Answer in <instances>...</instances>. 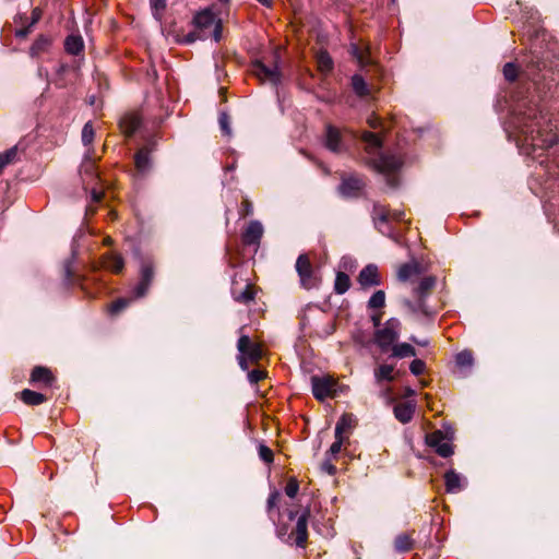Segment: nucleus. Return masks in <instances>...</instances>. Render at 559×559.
Wrapping results in <instances>:
<instances>
[{
  "instance_id": "obj_1",
  "label": "nucleus",
  "mask_w": 559,
  "mask_h": 559,
  "mask_svg": "<svg viewBox=\"0 0 559 559\" xmlns=\"http://www.w3.org/2000/svg\"><path fill=\"white\" fill-rule=\"evenodd\" d=\"M194 31L189 32L182 38L178 39L185 44H192L195 40H204L213 38L215 41H219L222 38V22L211 9L202 10L197 13L193 19Z\"/></svg>"
},
{
  "instance_id": "obj_2",
  "label": "nucleus",
  "mask_w": 559,
  "mask_h": 559,
  "mask_svg": "<svg viewBox=\"0 0 559 559\" xmlns=\"http://www.w3.org/2000/svg\"><path fill=\"white\" fill-rule=\"evenodd\" d=\"M401 322L396 318L389 319L382 328L376 330L373 340L381 352L386 353L395 345L400 336Z\"/></svg>"
},
{
  "instance_id": "obj_3",
  "label": "nucleus",
  "mask_w": 559,
  "mask_h": 559,
  "mask_svg": "<svg viewBox=\"0 0 559 559\" xmlns=\"http://www.w3.org/2000/svg\"><path fill=\"white\" fill-rule=\"evenodd\" d=\"M296 272L302 288L312 289L319 286L321 278L313 270L310 259L307 254H300L296 261Z\"/></svg>"
},
{
  "instance_id": "obj_4",
  "label": "nucleus",
  "mask_w": 559,
  "mask_h": 559,
  "mask_svg": "<svg viewBox=\"0 0 559 559\" xmlns=\"http://www.w3.org/2000/svg\"><path fill=\"white\" fill-rule=\"evenodd\" d=\"M426 444L435 449L436 453L442 457H449L453 454L451 438L441 430L432 431L426 436Z\"/></svg>"
},
{
  "instance_id": "obj_5",
  "label": "nucleus",
  "mask_w": 559,
  "mask_h": 559,
  "mask_svg": "<svg viewBox=\"0 0 559 559\" xmlns=\"http://www.w3.org/2000/svg\"><path fill=\"white\" fill-rule=\"evenodd\" d=\"M252 72L262 82H269L273 85L280 82L281 74L277 64L267 67L262 61L257 60L252 64Z\"/></svg>"
},
{
  "instance_id": "obj_6",
  "label": "nucleus",
  "mask_w": 559,
  "mask_h": 559,
  "mask_svg": "<svg viewBox=\"0 0 559 559\" xmlns=\"http://www.w3.org/2000/svg\"><path fill=\"white\" fill-rule=\"evenodd\" d=\"M311 384L314 397L320 401L331 396L336 385L335 381L330 377H312Z\"/></svg>"
},
{
  "instance_id": "obj_7",
  "label": "nucleus",
  "mask_w": 559,
  "mask_h": 559,
  "mask_svg": "<svg viewBox=\"0 0 559 559\" xmlns=\"http://www.w3.org/2000/svg\"><path fill=\"white\" fill-rule=\"evenodd\" d=\"M401 165V159L395 155H381L372 160V167L388 177L396 171Z\"/></svg>"
},
{
  "instance_id": "obj_8",
  "label": "nucleus",
  "mask_w": 559,
  "mask_h": 559,
  "mask_svg": "<svg viewBox=\"0 0 559 559\" xmlns=\"http://www.w3.org/2000/svg\"><path fill=\"white\" fill-rule=\"evenodd\" d=\"M237 348L241 355L249 359L250 362H257L262 357V349L260 345L252 342L247 335L239 337Z\"/></svg>"
},
{
  "instance_id": "obj_9",
  "label": "nucleus",
  "mask_w": 559,
  "mask_h": 559,
  "mask_svg": "<svg viewBox=\"0 0 559 559\" xmlns=\"http://www.w3.org/2000/svg\"><path fill=\"white\" fill-rule=\"evenodd\" d=\"M308 518L309 511L306 510L298 519L295 530L289 534V538H294V543L298 547H305L308 539Z\"/></svg>"
},
{
  "instance_id": "obj_10",
  "label": "nucleus",
  "mask_w": 559,
  "mask_h": 559,
  "mask_svg": "<svg viewBox=\"0 0 559 559\" xmlns=\"http://www.w3.org/2000/svg\"><path fill=\"white\" fill-rule=\"evenodd\" d=\"M358 283L364 288H370L373 286H379L381 284V276L379 273V269L374 264L366 265L358 275Z\"/></svg>"
},
{
  "instance_id": "obj_11",
  "label": "nucleus",
  "mask_w": 559,
  "mask_h": 559,
  "mask_svg": "<svg viewBox=\"0 0 559 559\" xmlns=\"http://www.w3.org/2000/svg\"><path fill=\"white\" fill-rule=\"evenodd\" d=\"M154 277L153 265L150 262H145L141 266V281L134 288V297L139 298L146 294Z\"/></svg>"
},
{
  "instance_id": "obj_12",
  "label": "nucleus",
  "mask_w": 559,
  "mask_h": 559,
  "mask_svg": "<svg viewBox=\"0 0 559 559\" xmlns=\"http://www.w3.org/2000/svg\"><path fill=\"white\" fill-rule=\"evenodd\" d=\"M325 146L334 153L343 151L342 134L338 129L332 126L326 127Z\"/></svg>"
},
{
  "instance_id": "obj_13",
  "label": "nucleus",
  "mask_w": 559,
  "mask_h": 559,
  "mask_svg": "<svg viewBox=\"0 0 559 559\" xmlns=\"http://www.w3.org/2000/svg\"><path fill=\"white\" fill-rule=\"evenodd\" d=\"M416 405L414 402L399 403L394 407V415L399 421L406 424L411 421L415 413Z\"/></svg>"
},
{
  "instance_id": "obj_14",
  "label": "nucleus",
  "mask_w": 559,
  "mask_h": 559,
  "mask_svg": "<svg viewBox=\"0 0 559 559\" xmlns=\"http://www.w3.org/2000/svg\"><path fill=\"white\" fill-rule=\"evenodd\" d=\"M263 234V227L260 222H251L243 233L242 239L247 245L258 243Z\"/></svg>"
},
{
  "instance_id": "obj_15",
  "label": "nucleus",
  "mask_w": 559,
  "mask_h": 559,
  "mask_svg": "<svg viewBox=\"0 0 559 559\" xmlns=\"http://www.w3.org/2000/svg\"><path fill=\"white\" fill-rule=\"evenodd\" d=\"M364 187V182L361 179L356 177H349L343 179L342 185L340 187V191L345 197L356 195Z\"/></svg>"
},
{
  "instance_id": "obj_16",
  "label": "nucleus",
  "mask_w": 559,
  "mask_h": 559,
  "mask_svg": "<svg viewBox=\"0 0 559 559\" xmlns=\"http://www.w3.org/2000/svg\"><path fill=\"white\" fill-rule=\"evenodd\" d=\"M444 480L445 489L450 493L459 492L463 488L462 477L454 471L447 472L444 475Z\"/></svg>"
},
{
  "instance_id": "obj_17",
  "label": "nucleus",
  "mask_w": 559,
  "mask_h": 559,
  "mask_svg": "<svg viewBox=\"0 0 559 559\" xmlns=\"http://www.w3.org/2000/svg\"><path fill=\"white\" fill-rule=\"evenodd\" d=\"M103 266L111 272L119 273L123 269V259L116 253H107L103 258Z\"/></svg>"
},
{
  "instance_id": "obj_18",
  "label": "nucleus",
  "mask_w": 559,
  "mask_h": 559,
  "mask_svg": "<svg viewBox=\"0 0 559 559\" xmlns=\"http://www.w3.org/2000/svg\"><path fill=\"white\" fill-rule=\"evenodd\" d=\"M140 124L141 119L138 115H128L120 122V127L127 135L134 133Z\"/></svg>"
},
{
  "instance_id": "obj_19",
  "label": "nucleus",
  "mask_w": 559,
  "mask_h": 559,
  "mask_svg": "<svg viewBox=\"0 0 559 559\" xmlns=\"http://www.w3.org/2000/svg\"><path fill=\"white\" fill-rule=\"evenodd\" d=\"M233 296L235 300L239 302L247 304L254 298V292L251 284H246V286L241 289H238L237 286L233 287Z\"/></svg>"
},
{
  "instance_id": "obj_20",
  "label": "nucleus",
  "mask_w": 559,
  "mask_h": 559,
  "mask_svg": "<svg viewBox=\"0 0 559 559\" xmlns=\"http://www.w3.org/2000/svg\"><path fill=\"white\" fill-rule=\"evenodd\" d=\"M64 47L67 52L76 56L83 50V39L79 35H70L66 38Z\"/></svg>"
},
{
  "instance_id": "obj_21",
  "label": "nucleus",
  "mask_w": 559,
  "mask_h": 559,
  "mask_svg": "<svg viewBox=\"0 0 559 559\" xmlns=\"http://www.w3.org/2000/svg\"><path fill=\"white\" fill-rule=\"evenodd\" d=\"M356 419L352 414H344L335 426V436L344 437V433L355 426Z\"/></svg>"
},
{
  "instance_id": "obj_22",
  "label": "nucleus",
  "mask_w": 559,
  "mask_h": 559,
  "mask_svg": "<svg viewBox=\"0 0 559 559\" xmlns=\"http://www.w3.org/2000/svg\"><path fill=\"white\" fill-rule=\"evenodd\" d=\"M21 400L27 405H39L46 401V396L41 393L25 389L20 393Z\"/></svg>"
},
{
  "instance_id": "obj_23",
  "label": "nucleus",
  "mask_w": 559,
  "mask_h": 559,
  "mask_svg": "<svg viewBox=\"0 0 559 559\" xmlns=\"http://www.w3.org/2000/svg\"><path fill=\"white\" fill-rule=\"evenodd\" d=\"M392 356L397 358L413 357L416 355L415 348L408 343H400L392 346Z\"/></svg>"
},
{
  "instance_id": "obj_24",
  "label": "nucleus",
  "mask_w": 559,
  "mask_h": 559,
  "mask_svg": "<svg viewBox=\"0 0 559 559\" xmlns=\"http://www.w3.org/2000/svg\"><path fill=\"white\" fill-rule=\"evenodd\" d=\"M394 367L391 365H380L374 369V378L378 383L382 381H393Z\"/></svg>"
},
{
  "instance_id": "obj_25",
  "label": "nucleus",
  "mask_w": 559,
  "mask_h": 559,
  "mask_svg": "<svg viewBox=\"0 0 559 559\" xmlns=\"http://www.w3.org/2000/svg\"><path fill=\"white\" fill-rule=\"evenodd\" d=\"M31 381L49 384L52 381V376L49 369L45 367H35L31 374Z\"/></svg>"
},
{
  "instance_id": "obj_26",
  "label": "nucleus",
  "mask_w": 559,
  "mask_h": 559,
  "mask_svg": "<svg viewBox=\"0 0 559 559\" xmlns=\"http://www.w3.org/2000/svg\"><path fill=\"white\" fill-rule=\"evenodd\" d=\"M318 70L322 73H329L333 69V60L326 51L317 53Z\"/></svg>"
},
{
  "instance_id": "obj_27",
  "label": "nucleus",
  "mask_w": 559,
  "mask_h": 559,
  "mask_svg": "<svg viewBox=\"0 0 559 559\" xmlns=\"http://www.w3.org/2000/svg\"><path fill=\"white\" fill-rule=\"evenodd\" d=\"M416 274H418V265L416 263H405L400 266L397 271V278L405 282Z\"/></svg>"
},
{
  "instance_id": "obj_28",
  "label": "nucleus",
  "mask_w": 559,
  "mask_h": 559,
  "mask_svg": "<svg viewBox=\"0 0 559 559\" xmlns=\"http://www.w3.org/2000/svg\"><path fill=\"white\" fill-rule=\"evenodd\" d=\"M135 166L140 173H145L150 168V156L147 148H141L135 155Z\"/></svg>"
},
{
  "instance_id": "obj_29",
  "label": "nucleus",
  "mask_w": 559,
  "mask_h": 559,
  "mask_svg": "<svg viewBox=\"0 0 559 559\" xmlns=\"http://www.w3.org/2000/svg\"><path fill=\"white\" fill-rule=\"evenodd\" d=\"M413 538L408 535V534H400L399 536H396L395 538V542H394V546H395V549L400 552H405V551H408L413 548Z\"/></svg>"
},
{
  "instance_id": "obj_30",
  "label": "nucleus",
  "mask_w": 559,
  "mask_h": 559,
  "mask_svg": "<svg viewBox=\"0 0 559 559\" xmlns=\"http://www.w3.org/2000/svg\"><path fill=\"white\" fill-rule=\"evenodd\" d=\"M349 276L343 272H338L334 283V289L337 294H344L349 289Z\"/></svg>"
},
{
  "instance_id": "obj_31",
  "label": "nucleus",
  "mask_w": 559,
  "mask_h": 559,
  "mask_svg": "<svg viewBox=\"0 0 559 559\" xmlns=\"http://www.w3.org/2000/svg\"><path fill=\"white\" fill-rule=\"evenodd\" d=\"M362 141L367 144V151L370 154L381 147V140L372 132H364Z\"/></svg>"
},
{
  "instance_id": "obj_32",
  "label": "nucleus",
  "mask_w": 559,
  "mask_h": 559,
  "mask_svg": "<svg viewBox=\"0 0 559 559\" xmlns=\"http://www.w3.org/2000/svg\"><path fill=\"white\" fill-rule=\"evenodd\" d=\"M50 46V39L47 37H39L37 38L34 44L31 47V53L33 56H39L40 53L45 52L48 47Z\"/></svg>"
},
{
  "instance_id": "obj_33",
  "label": "nucleus",
  "mask_w": 559,
  "mask_h": 559,
  "mask_svg": "<svg viewBox=\"0 0 559 559\" xmlns=\"http://www.w3.org/2000/svg\"><path fill=\"white\" fill-rule=\"evenodd\" d=\"M532 145L535 147V146H538V147H542V148H547V147H551L552 145H555L557 143V135L556 134H549L547 135L546 139H540L539 135L538 136H534L532 134Z\"/></svg>"
},
{
  "instance_id": "obj_34",
  "label": "nucleus",
  "mask_w": 559,
  "mask_h": 559,
  "mask_svg": "<svg viewBox=\"0 0 559 559\" xmlns=\"http://www.w3.org/2000/svg\"><path fill=\"white\" fill-rule=\"evenodd\" d=\"M16 156H17L16 147H11V148L7 150L5 152L1 153L0 154V173L7 165L13 163L15 160Z\"/></svg>"
},
{
  "instance_id": "obj_35",
  "label": "nucleus",
  "mask_w": 559,
  "mask_h": 559,
  "mask_svg": "<svg viewBox=\"0 0 559 559\" xmlns=\"http://www.w3.org/2000/svg\"><path fill=\"white\" fill-rule=\"evenodd\" d=\"M385 305V293L383 290H377L370 297L368 301V307L370 309H380Z\"/></svg>"
},
{
  "instance_id": "obj_36",
  "label": "nucleus",
  "mask_w": 559,
  "mask_h": 559,
  "mask_svg": "<svg viewBox=\"0 0 559 559\" xmlns=\"http://www.w3.org/2000/svg\"><path fill=\"white\" fill-rule=\"evenodd\" d=\"M352 85L354 91L359 95L364 96L368 94V88L365 80L360 75H354L352 78Z\"/></svg>"
},
{
  "instance_id": "obj_37",
  "label": "nucleus",
  "mask_w": 559,
  "mask_h": 559,
  "mask_svg": "<svg viewBox=\"0 0 559 559\" xmlns=\"http://www.w3.org/2000/svg\"><path fill=\"white\" fill-rule=\"evenodd\" d=\"M455 361L460 367H471L474 358L469 350H463L456 355Z\"/></svg>"
},
{
  "instance_id": "obj_38",
  "label": "nucleus",
  "mask_w": 559,
  "mask_h": 559,
  "mask_svg": "<svg viewBox=\"0 0 559 559\" xmlns=\"http://www.w3.org/2000/svg\"><path fill=\"white\" fill-rule=\"evenodd\" d=\"M95 136V131L91 122H86L82 130V142L84 145L92 144Z\"/></svg>"
},
{
  "instance_id": "obj_39",
  "label": "nucleus",
  "mask_w": 559,
  "mask_h": 559,
  "mask_svg": "<svg viewBox=\"0 0 559 559\" xmlns=\"http://www.w3.org/2000/svg\"><path fill=\"white\" fill-rule=\"evenodd\" d=\"M376 224L384 223L390 218V213L381 205H376L373 209Z\"/></svg>"
},
{
  "instance_id": "obj_40",
  "label": "nucleus",
  "mask_w": 559,
  "mask_h": 559,
  "mask_svg": "<svg viewBox=\"0 0 559 559\" xmlns=\"http://www.w3.org/2000/svg\"><path fill=\"white\" fill-rule=\"evenodd\" d=\"M503 75L506 80L512 82L518 78V68L514 63L508 62L503 67Z\"/></svg>"
},
{
  "instance_id": "obj_41",
  "label": "nucleus",
  "mask_w": 559,
  "mask_h": 559,
  "mask_svg": "<svg viewBox=\"0 0 559 559\" xmlns=\"http://www.w3.org/2000/svg\"><path fill=\"white\" fill-rule=\"evenodd\" d=\"M153 15L156 19H160L163 11L166 8V0H151Z\"/></svg>"
},
{
  "instance_id": "obj_42",
  "label": "nucleus",
  "mask_w": 559,
  "mask_h": 559,
  "mask_svg": "<svg viewBox=\"0 0 559 559\" xmlns=\"http://www.w3.org/2000/svg\"><path fill=\"white\" fill-rule=\"evenodd\" d=\"M299 490V485H298V481L295 479V478H290L287 484H286V487H285V493L289 497V498H295L297 492Z\"/></svg>"
},
{
  "instance_id": "obj_43",
  "label": "nucleus",
  "mask_w": 559,
  "mask_h": 559,
  "mask_svg": "<svg viewBox=\"0 0 559 559\" xmlns=\"http://www.w3.org/2000/svg\"><path fill=\"white\" fill-rule=\"evenodd\" d=\"M258 450L259 456L262 461H264L265 463L273 462V452L269 447L260 444Z\"/></svg>"
},
{
  "instance_id": "obj_44",
  "label": "nucleus",
  "mask_w": 559,
  "mask_h": 559,
  "mask_svg": "<svg viewBox=\"0 0 559 559\" xmlns=\"http://www.w3.org/2000/svg\"><path fill=\"white\" fill-rule=\"evenodd\" d=\"M435 285V278L432 277H426L424 278L419 285H418V294L423 295L425 293H427L428 290H430Z\"/></svg>"
},
{
  "instance_id": "obj_45",
  "label": "nucleus",
  "mask_w": 559,
  "mask_h": 559,
  "mask_svg": "<svg viewBox=\"0 0 559 559\" xmlns=\"http://www.w3.org/2000/svg\"><path fill=\"white\" fill-rule=\"evenodd\" d=\"M229 123H230L229 116L227 114H225V112H222L219 115V126H221L222 131L226 135H230V133H231Z\"/></svg>"
},
{
  "instance_id": "obj_46",
  "label": "nucleus",
  "mask_w": 559,
  "mask_h": 559,
  "mask_svg": "<svg viewBox=\"0 0 559 559\" xmlns=\"http://www.w3.org/2000/svg\"><path fill=\"white\" fill-rule=\"evenodd\" d=\"M129 304H130L129 299H124V298L118 299L110 305V312L118 313L119 311L124 309Z\"/></svg>"
},
{
  "instance_id": "obj_47",
  "label": "nucleus",
  "mask_w": 559,
  "mask_h": 559,
  "mask_svg": "<svg viewBox=\"0 0 559 559\" xmlns=\"http://www.w3.org/2000/svg\"><path fill=\"white\" fill-rule=\"evenodd\" d=\"M409 369L413 374L419 376L425 370V362L420 359H415L411 362Z\"/></svg>"
},
{
  "instance_id": "obj_48",
  "label": "nucleus",
  "mask_w": 559,
  "mask_h": 559,
  "mask_svg": "<svg viewBox=\"0 0 559 559\" xmlns=\"http://www.w3.org/2000/svg\"><path fill=\"white\" fill-rule=\"evenodd\" d=\"M266 377V373L262 370L255 369L248 373V379L250 383L255 384L259 381L263 380Z\"/></svg>"
},
{
  "instance_id": "obj_49",
  "label": "nucleus",
  "mask_w": 559,
  "mask_h": 559,
  "mask_svg": "<svg viewBox=\"0 0 559 559\" xmlns=\"http://www.w3.org/2000/svg\"><path fill=\"white\" fill-rule=\"evenodd\" d=\"M343 442H344V437H341V436L336 437L335 436V441L331 444L329 453L332 456L337 455L340 453V451H341Z\"/></svg>"
},
{
  "instance_id": "obj_50",
  "label": "nucleus",
  "mask_w": 559,
  "mask_h": 559,
  "mask_svg": "<svg viewBox=\"0 0 559 559\" xmlns=\"http://www.w3.org/2000/svg\"><path fill=\"white\" fill-rule=\"evenodd\" d=\"M277 500H278V493L277 492H273L272 495H270V497L267 499V507H269V509L274 508L277 504Z\"/></svg>"
},
{
  "instance_id": "obj_51",
  "label": "nucleus",
  "mask_w": 559,
  "mask_h": 559,
  "mask_svg": "<svg viewBox=\"0 0 559 559\" xmlns=\"http://www.w3.org/2000/svg\"><path fill=\"white\" fill-rule=\"evenodd\" d=\"M322 469L330 475H333L336 471L335 466L333 464H331L329 461H326L322 464Z\"/></svg>"
},
{
  "instance_id": "obj_52",
  "label": "nucleus",
  "mask_w": 559,
  "mask_h": 559,
  "mask_svg": "<svg viewBox=\"0 0 559 559\" xmlns=\"http://www.w3.org/2000/svg\"><path fill=\"white\" fill-rule=\"evenodd\" d=\"M352 53L357 58L359 63L364 64V58L362 55L359 52V49L356 45H352Z\"/></svg>"
},
{
  "instance_id": "obj_53",
  "label": "nucleus",
  "mask_w": 559,
  "mask_h": 559,
  "mask_svg": "<svg viewBox=\"0 0 559 559\" xmlns=\"http://www.w3.org/2000/svg\"><path fill=\"white\" fill-rule=\"evenodd\" d=\"M238 362L242 370H247L250 361L246 356L240 354Z\"/></svg>"
},
{
  "instance_id": "obj_54",
  "label": "nucleus",
  "mask_w": 559,
  "mask_h": 559,
  "mask_svg": "<svg viewBox=\"0 0 559 559\" xmlns=\"http://www.w3.org/2000/svg\"><path fill=\"white\" fill-rule=\"evenodd\" d=\"M368 124L371 128L376 129V128H378L380 126V120H379L378 117L371 116L370 118H368Z\"/></svg>"
},
{
  "instance_id": "obj_55",
  "label": "nucleus",
  "mask_w": 559,
  "mask_h": 559,
  "mask_svg": "<svg viewBox=\"0 0 559 559\" xmlns=\"http://www.w3.org/2000/svg\"><path fill=\"white\" fill-rule=\"evenodd\" d=\"M371 320L373 322V325L379 329L380 322H381V313H374L371 316Z\"/></svg>"
},
{
  "instance_id": "obj_56",
  "label": "nucleus",
  "mask_w": 559,
  "mask_h": 559,
  "mask_svg": "<svg viewBox=\"0 0 559 559\" xmlns=\"http://www.w3.org/2000/svg\"><path fill=\"white\" fill-rule=\"evenodd\" d=\"M102 197H103V193H102V192H98V191H96V190H93V191H92V200H93L94 202H98V201H100V200H102Z\"/></svg>"
},
{
  "instance_id": "obj_57",
  "label": "nucleus",
  "mask_w": 559,
  "mask_h": 559,
  "mask_svg": "<svg viewBox=\"0 0 559 559\" xmlns=\"http://www.w3.org/2000/svg\"><path fill=\"white\" fill-rule=\"evenodd\" d=\"M245 207H246V214H250L252 212L250 203L245 202Z\"/></svg>"
},
{
  "instance_id": "obj_58",
  "label": "nucleus",
  "mask_w": 559,
  "mask_h": 559,
  "mask_svg": "<svg viewBox=\"0 0 559 559\" xmlns=\"http://www.w3.org/2000/svg\"><path fill=\"white\" fill-rule=\"evenodd\" d=\"M412 341L417 343V341L414 337H412ZM418 344L421 346H425L427 344V342L420 341V342H418Z\"/></svg>"
},
{
  "instance_id": "obj_59",
  "label": "nucleus",
  "mask_w": 559,
  "mask_h": 559,
  "mask_svg": "<svg viewBox=\"0 0 559 559\" xmlns=\"http://www.w3.org/2000/svg\"><path fill=\"white\" fill-rule=\"evenodd\" d=\"M105 243H106V245H110V243H111V239H110V238H107V239L105 240Z\"/></svg>"
},
{
  "instance_id": "obj_60",
  "label": "nucleus",
  "mask_w": 559,
  "mask_h": 559,
  "mask_svg": "<svg viewBox=\"0 0 559 559\" xmlns=\"http://www.w3.org/2000/svg\"><path fill=\"white\" fill-rule=\"evenodd\" d=\"M388 182H389V185H391V186H395V183H394V182H392L390 179L388 180Z\"/></svg>"
}]
</instances>
